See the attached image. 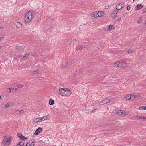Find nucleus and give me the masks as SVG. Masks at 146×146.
<instances>
[{"label": "nucleus", "mask_w": 146, "mask_h": 146, "mask_svg": "<svg viewBox=\"0 0 146 146\" xmlns=\"http://www.w3.org/2000/svg\"><path fill=\"white\" fill-rule=\"evenodd\" d=\"M135 0H133V1H135Z\"/></svg>", "instance_id": "obj_50"}, {"label": "nucleus", "mask_w": 146, "mask_h": 146, "mask_svg": "<svg viewBox=\"0 0 146 146\" xmlns=\"http://www.w3.org/2000/svg\"><path fill=\"white\" fill-rule=\"evenodd\" d=\"M65 91L64 92V96H70L71 94V92L67 88H65Z\"/></svg>", "instance_id": "obj_8"}, {"label": "nucleus", "mask_w": 146, "mask_h": 146, "mask_svg": "<svg viewBox=\"0 0 146 146\" xmlns=\"http://www.w3.org/2000/svg\"><path fill=\"white\" fill-rule=\"evenodd\" d=\"M71 64H72V61H71L69 63H66L65 66H64V65H63L62 66V67L63 68H66L70 66L71 65Z\"/></svg>", "instance_id": "obj_17"}, {"label": "nucleus", "mask_w": 146, "mask_h": 146, "mask_svg": "<svg viewBox=\"0 0 146 146\" xmlns=\"http://www.w3.org/2000/svg\"><path fill=\"white\" fill-rule=\"evenodd\" d=\"M24 85L22 84H19L15 86L13 88V89H14V91H15L18 90L19 89H20L21 88L23 87Z\"/></svg>", "instance_id": "obj_10"}, {"label": "nucleus", "mask_w": 146, "mask_h": 146, "mask_svg": "<svg viewBox=\"0 0 146 146\" xmlns=\"http://www.w3.org/2000/svg\"><path fill=\"white\" fill-rule=\"evenodd\" d=\"M139 109L140 110H146V106H141L139 108Z\"/></svg>", "instance_id": "obj_23"}, {"label": "nucleus", "mask_w": 146, "mask_h": 146, "mask_svg": "<svg viewBox=\"0 0 146 146\" xmlns=\"http://www.w3.org/2000/svg\"><path fill=\"white\" fill-rule=\"evenodd\" d=\"M39 71L38 70H35L31 72V73L34 74L36 73L39 74Z\"/></svg>", "instance_id": "obj_22"}, {"label": "nucleus", "mask_w": 146, "mask_h": 146, "mask_svg": "<svg viewBox=\"0 0 146 146\" xmlns=\"http://www.w3.org/2000/svg\"><path fill=\"white\" fill-rule=\"evenodd\" d=\"M34 141L35 140L33 139L29 140L26 143L25 146H34L35 145L34 143Z\"/></svg>", "instance_id": "obj_5"}, {"label": "nucleus", "mask_w": 146, "mask_h": 146, "mask_svg": "<svg viewBox=\"0 0 146 146\" xmlns=\"http://www.w3.org/2000/svg\"><path fill=\"white\" fill-rule=\"evenodd\" d=\"M133 95L131 94V95H127L125 98L126 100H129L130 99L133 98V96H134Z\"/></svg>", "instance_id": "obj_14"}, {"label": "nucleus", "mask_w": 146, "mask_h": 146, "mask_svg": "<svg viewBox=\"0 0 146 146\" xmlns=\"http://www.w3.org/2000/svg\"><path fill=\"white\" fill-rule=\"evenodd\" d=\"M142 118L143 119H146V117H142Z\"/></svg>", "instance_id": "obj_42"}, {"label": "nucleus", "mask_w": 146, "mask_h": 146, "mask_svg": "<svg viewBox=\"0 0 146 146\" xmlns=\"http://www.w3.org/2000/svg\"><path fill=\"white\" fill-rule=\"evenodd\" d=\"M91 112H94V110H92V111H91Z\"/></svg>", "instance_id": "obj_46"}, {"label": "nucleus", "mask_w": 146, "mask_h": 146, "mask_svg": "<svg viewBox=\"0 0 146 146\" xmlns=\"http://www.w3.org/2000/svg\"><path fill=\"white\" fill-rule=\"evenodd\" d=\"M21 113L20 110H17L15 112V115H16L17 114H19Z\"/></svg>", "instance_id": "obj_30"}, {"label": "nucleus", "mask_w": 146, "mask_h": 146, "mask_svg": "<svg viewBox=\"0 0 146 146\" xmlns=\"http://www.w3.org/2000/svg\"><path fill=\"white\" fill-rule=\"evenodd\" d=\"M34 13L33 11H29L25 13V18H33L34 17Z\"/></svg>", "instance_id": "obj_4"}, {"label": "nucleus", "mask_w": 146, "mask_h": 146, "mask_svg": "<svg viewBox=\"0 0 146 146\" xmlns=\"http://www.w3.org/2000/svg\"><path fill=\"white\" fill-rule=\"evenodd\" d=\"M120 19H118V21H119Z\"/></svg>", "instance_id": "obj_44"}, {"label": "nucleus", "mask_w": 146, "mask_h": 146, "mask_svg": "<svg viewBox=\"0 0 146 146\" xmlns=\"http://www.w3.org/2000/svg\"><path fill=\"white\" fill-rule=\"evenodd\" d=\"M39 119V117L35 118L34 119V122L35 123H37L39 122H40V121H39V120H40Z\"/></svg>", "instance_id": "obj_21"}, {"label": "nucleus", "mask_w": 146, "mask_h": 146, "mask_svg": "<svg viewBox=\"0 0 146 146\" xmlns=\"http://www.w3.org/2000/svg\"><path fill=\"white\" fill-rule=\"evenodd\" d=\"M29 55V54L28 53H27L23 57V58H22V56H21V57H20V58H21V59H23V60H25L27 58V57Z\"/></svg>", "instance_id": "obj_19"}, {"label": "nucleus", "mask_w": 146, "mask_h": 146, "mask_svg": "<svg viewBox=\"0 0 146 146\" xmlns=\"http://www.w3.org/2000/svg\"><path fill=\"white\" fill-rule=\"evenodd\" d=\"M9 106V104L8 103L7 104L4 106L5 108H7Z\"/></svg>", "instance_id": "obj_34"}, {"label": "nucleus", "mask_w": 146, "mask_h": 146, "mask_svg": "<svg viewBox=\"0 0 146 146\" xmlns=\"http://www.w3.org/2000/svg\"><path fill=\"white\" fill-rule=\"evenodd\" d=\"M65 88H61L59 90L58 94L60 95L64 96V92L65 91Z\"/></svg>", "instance_id": "obj_11"}, {"label": "nucleus", "mask_w": 146, "mask_h": 146, "mask_svg": "<svg viewBox=\"0 0 146 146\" xmlns=\"http://www.w3.org/2000/svg\"><path fill=\"white\" fill-rule=\"evenodd\" d=\"M122 3H121L118 4L116 6L115 9L113 11L111 15V17H112V18H115L117 17V15L119 14V13H117V12L119 10L121 9L124 7V5H121V7H119V6H120V5H122ZM117 17H118V16H117Z\"/></svg>", "instance_id": "obj_2"}, {"label": "nucleus", "mask_w": 146, "mask_h": 146, "mask_svg": "<svg viewBox=\"0 0 146 146\" xmlns=\"http://www.w3.org/2000/svg\"><path fill=\"white\" fill-rule=\"evenodd\" d=\"M20 111H21V113H23L24 111L23 110H20Z\"/></svg>", "instance_id": "obj_41"}, {"label": "nucleus", "mask_w": 146, "mask_h": 146, "mask_svg": "<svg viewBox=\"0 0 146 146\" xmlns=\"http://www.w3.org/2000/svg\"><path fill=\"white\" fill-rule=\"evenodd\" d=\"M127 9L128 10H130V5H127Z\"/></svg>", "instance_id": "obj_35"}, {"label": "nucleus", "mask_w": 146, "mask_h": 146, "mask_svg": "<svg viewBox=\"0 0 146 146\" xmlns=\"http://www.w3.org/2000/svg\"><path fill=\"white\" fill-rule=\"evenodd\" d=\"M22 134L21 133H18L17 134L18 137H19L20 139L21 137V136Z\"/></svg>", "instance_id": "obj_33"}, {"label": "nucleus", "mask_w": 146, "mask_h": 146, "mask_svg": "<svg viewBox=\"0 0 146 146\" xmlns=\"http://www.w3.org/2000/svg\"><path fill=\"white\" fill-rule=\"evenodd\" d=\"M20 139L21 140H25L27 139V138L22 135L20 137Z\"/></svg>", "instance_id": "obj_29"}, {"label": "nucleus", "mask_w": 146, "mask_h": 146, "mask_svg": "<svg viewBox=\"0 0 146 146\" xmlns=\"http://www.w3.org/2000/svg\"><path fill=\"white\" fill-rule=\"evenodd\" d=\"M86 46H84V47H85Z\"/></svg>", "instance_id": "obj_49"}, {"label": "nucleus", "mask_w": 146, "mask_h": 146, "mask_svg": "<svg viewBox=\"0 0 146 146\" xmlns=\"http://www.w3.org/2000/svg\"><path fill=\"white\" fill-rule=\"evenodd\" d=\"M104 13L102 11H96V12H93L90 14L91 17H94L96 18L98 17H100L104 15Z\"/></svg>", "instance_id": "obj_3"}, {"label": "nucleus", "mask_w": 146, "mask_h": 146, "mask_svg": "<svg viewBox=\"0 0 146 146\" xmlns=\"http://www.w3.org/2000/svg\"><path fill=\"white\" fill-rule=\"evenodd\" d=\"M42 131V129L41 128L39 127L37 129L35 133V134L36 135L38 134Z\"/></svg>", "instance_id": "obj_13"}, {"label": "nucleus", "mask_w": 146, "mask_h": 146, "mask_svg": "<svg viewBox=\"0 0 146 146\" xmlns=\"http://www.w3.org/2000/svg\"><path fill=\"white\" fill-rule=\"evenodd\" d=\"M121 62L120 61H117L116 62V65L115 66L117 67H122L123 66V64L125 65V63L124 62H121V63H120Z\"/></svg>", "instance_id": "obj_9"}, {"label": "nucleus", "mask_w": 146, "mask_h": 146, "mask_svg": "<svg viewBox=\"0 0 146 146\" xmlns=\"http://www.w3.org/2000/svg\"><path fill=\"white\" fill-rule=\"evenodd\" d=\"M142 7L143 6L141 4H139L135 7V9L136 10H138L141 9Z\"/></svg>", "instance_id": "obj_15"}, {"label": "nucleus", "mask_w": 146, "mask_h": 146, "mask_svg": "<svg viewBox=\"0 0 146 146\" xmlns=\"http://www.w3.org/2000/svg\"><path fill=\"white\" fill-rule=\"evenodd\" d=\"M21 23L19 22H17L15 23V25L17 28H19L22 26Z\"/></svg>", "instance_id": "obj_16"}, {"label": "nucleus", "mask_w": 146, "mask_h": 146, "mask_svg": "<svg viewBox=\"0 0 146 146\" xmlns=\"http://www.w3.org/2000/svg\"><path fill=\"white\" fill-rule=\"evenodd\" d=\"M3 37L1 35H0V40H1L3 39Z\"/></svg>", "instance_id": "obj_40"}, {"label": "nucleus", "mask_w": 146, "mask_h": 146, "mask_svg": "<svg viewBox=\"0 0 146 146\" xmlns=\"http://www.w3.org/2000/svg\"><path fill=\"white\" fill-rule=\"evenodd\" d=\"M108 7L109 6L108 5H106L105 6V8L106 9H107L108 8Z\"/></svg>", "instance_id": "obj_38"}, {"label": "nucleus", "mask_w": 146, "mask_h": 146, "mask_svg": "<svg viewBox=\"0 0 146 146\" xmlns=\"http://www.w3.org/2000/svg\"><path fill=\"white\" fill-rule=\"evenodd\" d=\"M54 103V100L51 98L49 101V104L50 105H53Z\"/></svg>", "instance_id": "obj_20"}, {"label": "nucleus", "mask_w": 146, "mask_h": 146, "mask_svg": "<svg viewBox=\"0 0 146 146\" xmlns=\"http://www.w3.org/2000/svg\"><path fill=\"white\" fill-rule=\"evenodd\" d=\"M123 3H122V5H120V6H119V7H121V5H123Z\"/></svg>", "instance_id": "obj_43"}, {"label": "nucleus", "mask_w": 146, "mask_h": 146, "mask_svg": "<svg viewBox=\"0 0 146 146\" xmlns=\"http://www.w3.org/2000/svg\"><path fill=\"white\" fill-rule=\"evenodd\" d=\"M110 100L109 99L105 98L101 102L100 104L101 105L106 104L107 103L110 102Z\"/></svg>", "instance_id": "obj_6"}, {"label": "nucleus", "mask_w": 146, "mask_h": 146, "mask_svg": "<svg viewBox=\"0 0 146 146\" xmlns=\"http://www.w3.org/2000/svg\"><path fill=\"white\" fill-rule=\"evenodd\" d=\"M1 48H2L1 46H0V49H1Z\"/></svg>", "instance_id": "obj_47"}, {"label": "nucleus", "mask_w": 146, "mask_h": 146, "mask_svg": "<svg viewBox=\"0 0 146 146\" xmlns=\"http://www.w3.org/2000/svg\"><path fill=\"white\" fill-rule=\"evenodd\" d=\"M11 136L9 135L3 136L2 143L4 146H8L11 141Z\"/></svg>", "instance_id": "obj_1"}, {"label": "nucleus", "mask_w": 146, "mask_h": 146, "mask_svg": "<svg viewBox=\"0 0 146 146\" xmlns=\"http://www.w3.org/2000/svg\"><path fill=\"white\" fill-rule=\"evenodd\" d=\"M141 19H139L137 21V22L139 23H140L141 22Z\"/></svg>", "instance_id": "obj_39"}, {"label": "nucleus", "mask_w": 146, "mask_h": 146, "mask_svg": "<svg viewBox=\"0 0 146 146\" xmlns=\"http://www.w3.org/2000/svg\"><path fill=\"white\" fill-rule=\"evenodd\" d=\"M31 19H32L31 20H29V19H25L24 23H28L31 20Z\"/></svg>", "instance_id": "obj_24"}, {"label": "nucleus", "mask_w": 146, "mask_h": 146, "mask_svg": "<svg viewBox=\"0 0 146 146\" xmlns=\"http://www.w3.org/2000/svg\"><path fill=\"white\" fill-rule=\"evenodd\" d=\"M16 48L18 50H24L23 47L20 46H16Z\"/></svg>", "instance_id": "obj_18"}, {"label": "nucleus", "mask_w": 146, "mask_h": 146, "mask_svg": "<svg viewBox=\"0 0 146 146\" xmlns=\"http://www.w3.org/2000/svg\"><path fill=\"white\" fill-rule=\"evenodd\" d=\"M134 96H133V98H131V100H137V99H136V98H138V97H139V95H133Z\"/></svg>", "instance_id": "obj_27"}, {"label": "nucleus", "mask_w": 146, "mask_h": 146, "mask_svg": "<svg viewBox=\"0 0 146 146\" xmlns=\"http://www.w3.org/2000/svg\"><path fill=\"white\" fill-rule=\"evenodd\" d=\"M117 114L120 115H126L127 113L124 111L120 110L118 111Z\"/></svg>", "instance_id": "obj_12"}, {"label": "nucleus", "mask_w": 146, "mask_h": 146, "mask_svg": "<svg viewBox=\"0 0 146 146\" xmlns=\"http://www.w3.org/2000/svg\"><path fill=\"white\" fill-rule=\"evenodd\" d=\"M12 90L14 91V89H13V88L12 89V88H7L6 89L7 91L9 93H10L11 92Z\"/></svg>", "instance_id": "obj_28"}, {"label": "nucleus", "mask_w": 146, "mask_h": 146, "mask_svg": "<svg viewBox=\"0 0 146 146\" xmlns=\"http://www.w3.org/2000/svg\"><path fill=\"white\" fill-rule=\"evenodd\" d=\"M137 117L138 119H142V117H143V116H141V115H139L138 116H137Z\"/></svg>", "instance_id": "obj_36"}, {"label": "nucleus", "mask_w": 146, "mask_h": 146, "mask_svg": "<svg viewBox=\"0 0 146 146\" xmlns=\"http://www.w3.org/2000/svg\"><path fill=\"white\" fill-rule=\"evenodd\" d=\"M83 47L82 46H81V45L79 46H77V47L76 48V49L78 50H80L81 49H82Z\"/></svg>", "instance_id": "obj_31"}, {"label": "nucleus", "mask_w": 146, "mask_h": 146, "mask_svg": "<svg viewBox=\"0 0 146 146\" xmlns=\"http://www.w3.org/2000/svg\"><path fill=\"white\" fill-rule=\"evenodd\" d=\"M127 52L129 54H131L133 53V51L132 50L129 49L127 51Z\"/></svg>", "instance_id": "obj_32"}, {"label": "nucleus", "mask_w": 146, "mask_h": 146, "mask_svg": "<svg viewBox=\"0 0 146 146\" xmlns=\"http://www.w3.org/2000/svg\"><path fill=\"white\" fill-rule=\"evenodd\" d=\"M45 116H44V117H42V118H40V120L39 121H40V122L43 121H44V120H46V117H45Z\"/></svg>", "instance_id": "obj_26"}, {"label": "nucleus", "mask_w": 146, "mask_h": 146, "mask_svg": "<svg viewBox=\"0 0 146 146\" xmlns=\"http://www.w3.org/2000/svg\"><path fill=\"white\" fill-rule=\"evenodd\" d=\"M2 27H0V29H2Z\"/></svg>", "instance_id": "obj_45"}, {"label": "nucleus", "mask_w": 146, "mask_h": 146, "mask_svg": "<svg viewBox=\"0 0 146 146\" xmlns=\"http://www.w3.org/2000/svg\"><path fill=\"white\" fill-rule=\"evenodd\" d=\"M146 12V8L145 9H143V11H142V12L143 13H145V12Z\"/></svg>", "instance_id": "obj_37"}, {"label": "nucleus", "mask_w": 146, "mask_h": 146, "mask_svg": "<svg viewBox=\"0 0 146 146\" xmlns=\"http://www.w3.org/2000/svg\"><path fill=\"white\" fill-rule=\"evenodd\" d=\"M115 29L113 25H109L106 27L105 30L106 31H109L111 30H114Z\"/></svg>", "instance_id": "obj_7"}, {"label": "nucleus", "mask_w": 146, "mask_h": 146, "mask_svg": "<svg viewBox=\"0 0 146 146\" xmlns=\"http://www.w3.org/2000/svg\"><path fill=\"white\" fill-rule=\"evenodd\" d=\"M145 24H146V21H145Z\"/></svg>", "instance_id": "obj_48"}, {"label": "nucleus", "mask_w": 146, "mask_h": 146, "mask_svg": "<svg viewBox=\"0 0 146 146\" xmlns=\"http://www.w3.org/2000/svg\"><path fill=\"white\" fill-rule=\"evenodd\" d=\"M24 143L23 142L19 143L16 146H23Z\"/></svg>", "instance_id": "obj_25"}]
</instances>
